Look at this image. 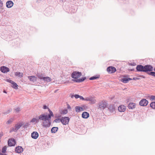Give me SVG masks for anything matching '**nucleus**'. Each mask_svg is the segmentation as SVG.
Masks as SVG:
<instances>
[{
  "label": "nucleus",
  "instance_id": "393cba45",
  "mask_svg": "<svg viewBox=\"0 0 155 155\" xmlns=\"http://www.w3.org/2000/svg\"><path fill=\"white\" fill-rule=\"evenodd\" d=\"M23 73H20L19 72H16L15 73V75L16 76H18L19 78H21L23 77Z\"/></svg>",
  "mask_w": 155,
  "mask_h": 155
},
{
  "label": "nucleus",
  "instance_id": "79ce46f5",
  "mask_svg": "<svg viewBox=\"0 0 155 155\" xmlns=\"http://www.w3.org/2000/svg\"><path fill=\"white\" fill-rule=\"evenodd\" d=\"M3 5V4L2 2V1L1 0H0V8L2 7Z\"/></svg>",
  "mask_w": 155,
  "mask_h": 155
},
{
  "label": "nucleus",
  "instance_id": "c756f323",
  "mask_svg": "<svg viewBox=\"0 0 155 155\" xmlns=\"http://www.w3.org/2000/svg\"><path fill=\"white\" fill-rule=\"evenodd\" d=\"M68 113V110H67L66 109H64L63 110H62L61 112V114H67Z\"/></svg>",
  "mask_w": 155,
  "mask_h": 155
},
{
  "label": "nucleus",
  "instance_id": "7c9ffc66",
  "mask_svg": "<svg viewBox=\"0 0 155 155\" xmlns=\"http://www.w3.org/2000/svg\"><path fill=\"white\" fill-rule=\"evenodd\" d=\"M99 78V76H94L92 77L91 78H90L89 79L91 80H93L98 78Z\"/></svg>",
  "mask_w": 155,
  "mask_h": 155
},
{
  "label": "nucleus",
  "instance_id": "4be33fe9",
  "mask_svg": "<svg viewBox=\"0 0 155 155\" xmlns=\"http://www.w3.org/2000/svg\"><path fill=\"white\" fill-rule=\"evenodd\" d=\"M39 119L38 118H34L31 120L30 122L33 123H36L39 122Z\"/></svg>",
  "mask_w": 155,
  "mask_h": 155
},
{
  "label": "nucleus",
  "instance_id": "37998d69",
  "mask_svg": "<svg viewBox=\"0 0 155 155\" xmlns=\"http://www.w3.org/2000/svg\"><path fill=\"white\" fill-rule=\"evenodd\" d=\"M79 98H80V99L81 100H84V98L82 96H80V97H79Z\"/></svg>",
  "mask_w": 155,
  "mask_h": 155
},
{
  "label": "nucleus",
  "instance_id": "473e14b6",
  "mask_svg": "<svg viewBox=\"0 0 155 155\" xmlns=\"http://www.w3.org/2000/svg\"><path fill=\"white\" fill-rule=\"evenodd\" d=\"M74 97H75L76 99L80 97V95L78 94H75V95H72L71 96V98H73Z\"/></svg>",
  "mask_w": 155,
  "mask_h": 155
},
{
  "label": "nucleus",
  "instance_id": "2f4dec72",
  "mask_svg": "<svg viewBox=\"0 0 155 155\" xmlns=\"http://www.w3.org/2000/svg\"><path fill=\"white\" fill-rule=\"evenodd\" d=\"M17 131V130H16L15 127H12L10 129L9 132L10 133H11L12 132H16Z\"/></svg>",
  "mask_w": 155,
  "mask_h": 155
},
{
  "label": "nucleus",
  "instance_id": "ddd939ff",
  "mask_svg": "<svg viewBox=\"0 0 155 155\" xmlns=\"http://www.w3.org/2000/svg\"><path fill=\"white\" fill-rule=\"evenodd\" d=\"M136 69L138 71H144V67L141 65H138L137 66Z\"/></svg>",
  "mask_w": 155,
  "mask_h": 155
},
{
  "label": "nucleus",
  "instance_id": "a19ab883",
  "mask_svg": "<svg viewBox=\"0 0 155 155\" xmlns=\"http://www.w3.org/2000/svg\"><path fill=\"white\" fill-rule=\"evenodd\" d=\"M90 98H91V97H87V98H85V99H84V100L86 101H90Z\"/></svg>",
  "mask_w": 155,
  "mask_h": 155
},
{
  "label": "nucleus",
  "instance_id": "cd10ccee",
  "mask_svg": "<svg viewBox=\"0 0 155 155\" xmlns=\"http://www.w3.org/2000/svg\"><path fill=\"white\" fill-rule=\"evenodd\" d=\"M90 101L91 104H94L96 102V100L92 97H91Z\"/></svg>",
  "mask_w": 155,
  "mask_h": 155
},
{
  "label": "nucleus",
  "instance_id": "7ed1b4c3",
  "mask_svg": "<svg viewBox=\"0 0 155 155\" xmlns=\"http://www.w3.org/2000/svg\"><path fill=\"white\" fill-rule=\"evenodd\" d=\"M70 120V118L68 117H62L61 118V122L64 125L68 124Z\"/></svg>",
  "mask_w": 155,
  "mask_h": 155
},
{
  "label": "nucleus",
  "instance_id": "ea45409f",
  "mask_svg": "<svg viewBox=\"0 0 155 155\" xmlns=\"http://www.w3.org/2000/svg\"><path fill=\"white\" fill-rule=\"evenodd\" d=\"M150 74L154 76H155V72H151Z\"/></svg>",
  "mask_w": 155,
  "mask_h": 155
},
{
  "label": "nucleus",
  "instance_id": "412c9836",
  "mask_svg": "<svg viewBox=\"0 0 155 155\" xmlns=\"http://www.w3.org/2000/svg\"><path fill=\"white\" fill-rule=\"evenodd\" d=\"M23 125V124L22 123H18L16 124L15 126V127L17 131Z\"/></svg>",
  "mask_w": 155,
  "mask_h": 155
},
{
  "label": "nucleus",
  "instance_id": "39448f33",
  "mask_svg": "<svg viewBox=\"0 0 155 155\" xmlns=\"http://www.w3.org/2000/svg\"><path fill=\"white\" fill-rule=\"evenodd\" d=\"M16 143V142L14 138L9 139L8 141V144L10 147L15 146Z\"/></svg>",
  "mask_w": 155,
  "mask_h": 155
},
{
  "label": "nucleus",
  "instance_id": "4c0bfd02",
  "mask_svg": "<svg viewBox=\"0 0 155 155\" xmlns=\"http://www.w3.org/2000/svg\"><path fill=\"white\" fill-rule=\"evenodd\" d=\"M15 110L17 113H18L20 110V109L18 107L16 108Z\"/></svg>",
  "mask_w": 155,
  "mask_h": 155
},
{
  "label": "nucleus",
  "instance_id": "6ab92c4d",
  "mask_svg": "<svg viewBox=\"0 0 155 155\" xmlns=\"http://www.w3.org/2000/svg\"><path fill=\"white\" fill-rule=\"evenodd\" d=\"M28 79L31 81L35 82L36 81L37 78L35 76H30L28 77Z\"/></svg>",
  "mask_w": 155,
  "mask_h": 155
},
{
  "label": "nucleus",
  "instance_id": "1a4fd4ad",
  "mask_svg": "<svg viewBox=\"0 0 155 155\" xmlns=\"http://www.w3.org/2000/svg\"><path fill=\"white\" fill-rule=\"evenodd\" d=\"M144 71H151L153 70V67L151 65H147L144 67Z\"/></svg>",
  "mask_w": 155,
  "mask_h": 155
},
{
  "label": "nucleus",
  "instance_id": "c9c22d12",
  "mask_svg": "<svg viewBox=\"0 0 155 155\" xmlns=\"http://www.w3.org/2000/svg\"><path fill=\"white\" fill-rule=\"evenodd\" d=\"M61 118H57L54 120V121L56 123H58L61 122Z\"/></svg>",
  "mask_w": 155,
  "mask_h": 155
},
{
  "label": "nucleus",
  "instance_id": "9d476101",
  "mask_svg": "<svg viewBox=\"0 0 155 155\" xmlns=\"http://www.w3.org/2000/svg\"><path fill=\"white\" fill-rule=\"evenodd\" d=\"M23 150L21 147L18 146L15 147V151L16 153H20L23 151Z\"/></svg>",
  "mask_w": 155,
  "mask_h": 155
},
{
  "label": "nucleus",
  "instance_id": "72a5a7b5",
  "mask_svg": "<svg viewBox=\"0 0 155 155\" xmlns=\"http://www.w3.org/2000/svg\"><path fill=\"white\" fill-rule=\"evenodd\" d=\"M13 119L12 118L10 119L6 123L7 124H10L13 122Z\"/></svg>",
  "mask_w": 155,
  "mask_h": 155
},
{
  "label": "nucleus",
  "instance_id": "20e7f679",
  "mask_svg": "<svg viewBox=\"0 0 155 155\" xmlns=\"http://www.w3.org/2000/svg\"><path fill=\"white\" fill-rule=\"evenodd\" d=\"M107 71L109 74H113L116 71V69L114 67L109 66L107 68Z\"/></svg>",
  "mask_w": 155,
  "mask_h": 155
},
{
  "label": "nucleus",
  "instance_id": "2eb2a0df",
  "mask_svg": "<svg viewBox=\"0 0 155 155\" xmlns=\"http://www.w3.org/2000/svg\"><path fill=\"white\" fill-rule=\"evenodd\" d=\"M89 116V114L87 112H84L82 114V117L84 118L87 119L88 118Z\"/></svg>",
  "mask_w": 155,
  "mask_h": 155
},
{
  "label": "nucleus",
  "instance_id": "6e6552de",
  "mask_svg": "<svg viewBox=\"0 0 155 155\" xmlns=\"http://www.w3.org/2000/svg\"><path fill=\"white\" fill-rule=\"evenodd\" d=\"M107 103L104 101H102L100 103L99 105V107L100 108L104 109L106 107Z\"/></svg>",
  "mask_w": 155,
  "mask_h": 155
},
{
  "label": "nucleus",
  "instance_id": "a878e982",
  "mask_svg": "<svg viewBox=\"0 0 155 155\" xmlns=\"http://www.w3.org/2000/svg\"><path fill=\"white\" fill-rule=\"evenodd\" d=\"M12 84V87L13 88L16 89H17L18 88V85L16 83L13 81V82Z\"/></svg>",
  "mask_w": 155,
  "mask_h": 155
},
{
  "label": "nucleus",
  "instance_id": "de8ad7c7",
  "mask_svg": "<svg viewBox=\"0 0 155 155\" xmlns=\"http://www.w3.org/2000/svg\"><path fill=\"white\" fill-rule=\"evenodd\" d=\"M0 155H2V153H0Z\"/></svg>",
  "mask_w": 155,
  "mask_h": 155
},
{
  "label": "nucleus",
  "instance_id": "aec40b11",
  "mask_svg": "<svg viewBox=\"0 0 155 155\" xmlns=\"http://www.w3.org/2000/svg\"><path fill=\"white\" fill-rule=\"evenodd\" d=\"M43 80L47 82H49L51 81V79L48 77H44L43 78Z\"/></svg>",
  "mask_w": 155,
  "mask_h": 155
},
{
  "label": "nucleus",
  "instance_id": "c03bdc74",
  "mask_svg": "<svg viewBox=\"0 0 155 155\" xmlns=\"http://www.w3.org/2000/svg\"><path fill=\"white\" fill-rule=\"evenodd\" d=\"M67 108L68 109H71V107L68 104H67Z\"/></svg>",
  "mask_w": 155,
  "mask_h": 155
},
{
  "label": "nucleus",
  "instance_id": "9b49d317",
  "mask_svg": "<svg viewBox=\"0 0 155 155\" xmlns=\"http://www.w3.org/2000/svg\"><path fill=\"white\" fill-rule=\"evenodd\" d=\"M126 107L123 105H120L118 107V110L120 112H124L126 110Z\"/></svg>",
  "mask_w": 155,
  "mask_h": 155
},
{
  "label": "nucleus",
  "instance_id": "f3484780",
  "mask_svg": "<svg viewBox=\"0 0 155 155\" xmlns=\"http://www.w3.org/2000/svg\"><path fill=\"white\" fill-rule=\"evenodd\" d=\"M136 104L134 103H130L128 105V107L130 109H133L135 108Z\"/></svg>",
  "mask_w": 155,
  "mask_h": 155
},
{
  "label": "nucleus",
  "instance_id": "dca6fc26",
  "mask_svg": "<svg viewBox=\"0 0 155 155\" xmlns=\"http://www.w3.org/2000/svg\"><path fill=\"white\" fill-rule=\"evenodd\" d=\"M13 3L12 1H9L7 2L6 3V6L8 8H11L13 6Z\"/></svg>",
  "mask_w": 155,
  "mask_h": 155
},
{
  "label": "nucleus",
  "instance_id": "49530a36",
  "mask_svg": "<svg viewBox=\"0 0 155 155\" xmlns=\"http://www.w3.org/2000/svg\"><path fill=\"white\" fill-rule=\"evenodd\" d=\"M3 92L6 94L7 93L6 92L5 90H4Z\"/></svg>",
  "mask_w": 155,
  "mask_h": 155
},
{
  "label": "nucleus",
  "instance_id": "f704fd0d",
  "mask_svg": "<svg viewBox=\"0 0 155 155\" xmlns=\"http://www.w3.org/2000/svg\"><path fill=\"white\" fill-rule=\"evenodd\" d=\"M7 149V147L6 146H4L2 149V152L3 153H5Z\"/></svg>",
  "mask_w": 155,
  "mask_h": 155
},
{
  "label": "nucleus",
  "instance_id": "e433bc0d",
  "mask_svg": "<svg viewBox=\"0 0 155 155\" xmlns=\"http://www.w3.org/2000/svg\"><path fill=\"white\" fill-rule=\"evenodd\" d=\"M37 76L38 77V78H39L40 79H43V77H42V75L41 74H38L37 75Z\"/></svg>",
  "mask_w": 155,
  "mask_h": 155
},
{
  "label": "nucleus",
  "instance_id": "a18cd8bd",
  "mask_svg": "<svg viewBox=\"0 0 155 155\" xmlns=\"http://www.w3.org/2000/svg\"><path fill=\"white\" fill-rule=\"evenodd\" d=\"M43 108L44 109H46L47 108H47V106L46 105H44L43 106Z\"/></svg>",
  "mask_w": 155,
  "mask_h": 155
},
{
  "label": "nucleus",
  "instance_id": "b1692460",
  "mask_svg": "<svg viewBox=\"0 0 155 155\" xmlns=\"http://www.w3.org/2000/svg\"><path fill=\"white\" fill-rule=\"evenodd\" d=\"M147 98L151 101H155V96L149 95L147 97Z\"/></svg>",
  "mask_w": 155,
  "mask_h": 155
},
{
  "label": "nucleus",
  "instance_id": "a211bd4d",
  "mask_svg": "<svg viewBox=\"0 0 155 155\" xmlns=\"http://www.w3.org/2000/svg\"><path fill=\"white\" fill-rule=\"evenodd\" d=\"M38 136V133L37 132H34L31 134V137L34 139H36Z\"/></svg>",
  "mask_w": 155,
  "mask_h": 155
},
{
  "label": "nucleus",
  "instance_id": "c85d7f7f",
  "mask_svg": "<svg viewBox=\"0 0 155 155\" xmlns=\"http://www.w3.org/2000/svg\"><path fill=\"white\" fill-rule=\"evenodd\" d=\"M150 107L153 109H155V102H152L150 104Z\"/></svg>",
  "mask_w": 155,
  "mask_h": 155
},
{
  "label": "nucleus",
  "instance_id": "4468645a",
  "mask_svg": "<svg viewBox=\"0 0 155 155\" xmlns=\"http://www.w3.org/2000/svg\"><path fill=\"white\" fill-rule=\"evenodd\" d=\"M132 79L130 78H127L124 77L121 79L120 81L124 83H127L130 80H131Z\"/></svg>",
  "mask_w": 155,
  "mask_h": 155
},
{
  "label": "nucleus",
  "instance_id": "58836bf2",
  "mask_svg": "<svg viewBox=\"0 0 155 155\" xmlns=\"http://www.w3.org/2000/svg\"><path fill=\"white\" fill-rule=\"evenodd\" d=\"M6 81L8 82H9L11 83H12L13 82V81L10 80H9V79H7L6 80Z\"/></svg>",
  "mask_w": 155,
  "mask_h": 155
},
{
  "label": "nucleus",
  "instance_id": "09e8293b",
  "mask_svg": "<svg viewBox=\"0 0 155 155\" xmlns=\"http://www.w3.org/2000/svg\"><path fill=\"white\" fill-rule=\"evenodd\" d=\"M154 71H155V68L154 69Z\"/></svg>",
  "mask_w": 155,
  "mask_h": 155
},
{
  "label": "nucleus",
  "instance_id": "0eeeda50",
  "mask_svg": "<svg viewBox=\"0 0 155 155\" xmlns=\"http://www.w3.org/2000/svg\"><path fill=\"white\" fill-rule=\"evenodd\" d=\"M51 119H47L43 121V126L44 127H49L51 124Z\"/></svg>",
  "mask_w": 155,
  "mask_h": 155
},
{
  "label": "nucleus",
  "instance_id": "423d86ee",
  "mask_svg": "<svg viewBox=\"0 0 155 155\" xmlns=\"http://www.w3.org/2000/svg\"><path fill=\"white\" fill-rule=\"evenodd\" d=\"M148 101L145 99H142L139 102V104L142 106H146L148 104Z\"/></svg>",
  "mask_w": 155,
  "mask_h": 155
},
{
  "label": "nucleus",
  "instance_id": "f8f14e48",
  "mask_svg": "<svg viewBox=\"0 0 155 155\" xmlns=\"http://www.w3.org/2000/svg\"><path fill=\"white\" fill-rule=\"evenodd\" d=\"M0 70L2 72L4 73H6L9 71V69L5 66L1 67Z\"/></svg>",
  "mask_w": 155,
  "mask_h": 155
},
{
  "label": "nucleus",
  "instance_id": "bb28decb",
  "mask_svg": "<svg viewBox=\"0 0 155 155\" xmlns=\"http://www.w3.org/2000/svg\"><path fill=\"white\" fill-rule=\"evenodd\" d=\"M58 129V127H52L51 130L52 133H55Z\"/></svg>",
  "mask_w": 155,
  "mask_h": 155
},
{
  "label": "nucleus",
  "instance_id": "f03ea898",
  "mask_svg": "<svg viewBox=\"0 0 155 155\" xmlns=\"http://www.w3.org/2000/svg\"><path fill=\"white\" fill-rule=\"evenodd\" d=\"M49 114L48 115L45 114H42L39 116L38 118L39 120H44L47 119H51V117H54V114L52 111L49 109H48Z\"/></svg>",
  "mask_w": 155,
  "mask_h": 155
},
{
  "label": "nucleus",
  "instance_id": "5701e85b",
  "mask_svg": "<svg viewBox=\"0 0 155 155\" xmlns=\"http://www.w3.org/2000/svg\"><path fill=\"white\" fill-rule=\"evenodd\" d=\"M75 111L77 112H79L83 110V108L79 106H76L75 107Z\"/></svg>",
  "mask_w": 155,
  "mask_h": 155
},
{
  "label": "nucleus",
  "instance_id": "f257e3e1",
  "mask_svg": "<svg viewBox=\"0 0 155 155\" xmlns=\"http://www.w3.org/2000/svg\"><path fill=\"white\" fill-rule=\"evenodd\" d=\"M81 73L80 72L78 71L73 72L71 74V77L74 78L72 79V81L77 82H80L84 81L86 79V78L85 77L80 79H78L81 76Z\"/></svg>",
  "mask_w": 155,
  "mask_h": 155
}]
</instances>
